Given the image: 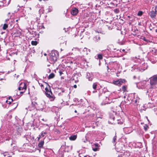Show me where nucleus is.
<instances>
[{
    "label": "nucleus",
    "mask_w": 157,
    "mask_h": 157,
    "mask_svg": "<svg viewBox=\"0 0 157 157\" xmlns=\"http://www.w3.org/2000/svg\"><path fill=\"white\" fill-rule=\"evenodd\" d=\"M49 56V59H47V60L51 63H54L57 60L59 56L58 52L55 50L52 51Z\"/></svg>",
    "instance_id": "nucleus-1"
},
{
    "label": "nucleus",
    "mask_w": 157,
    "mask_h": 157,
    "mask_svg": "<svg viewBox=\"0 0 157 157\" xmlns=\"http://www.w3.org/2000/svg\"><path fill=\"white\" fill-rule=\"evenodd\" d=\"M45 84L46 85V87L45 88L46 95L47 97L51 99V101L54 100L55 99V97L52 94L50 86L46 82H45Z\"/></svg>",
    "instance_id": "nucleus-2"
},
{
    "label": "nucleus",
    "mask_w": 157,
    "mask_h": 157,
    "mask_svg": "<svg viewBox=\"0 0 157 157\" xmlns=\"http://www.w3.org/2000/svg\"><path fill=\"white\" fill-rule=\"evenodd\" d=\"M150 83L151 85L157 84V75H154L150 78Z\"/></svg>",
    "instance_id": "nucleus-3"
},
{
    "label": "nucleus",
    "mask_w": 157,
    "mask_h": 157,
    "mask_svg": "<svg viewBox=\"0 0 157 157\" xmlns=\"http://www.w3.org/2000/svg\"><path fill=\"white\" fill-rule=\"evenodd\" d=\"M26 89V86L25 83L20 84V86L19 87L18 89L19 90H24V91L20 92L22 94L24 92L25 90Z\"/></svg>",
    "instance_id": "nucleus-4"
},
{
    "label": "nucleus",
    "mask_w": 157,
    "mask_h": 157,
    "mask_svg": "<svg viewBox=\"0 0 157 157\" xmlns=\"http://www.w3.org/2000/svg\"><path fill=\"white\" fill-rule=\"evenodd\" d=\"M155 11H152L151 12L150 16L152 18L154 17L155 16V14L157 15V8L155 7Z\"/></svg>",
    "instance_id": "nucleus-5"
},
{
    "label": "nucleus",
    "mask_w": 157,
    "mask_h": 157,
    "mask_svg": "<svg viewBox=\"0 0 157 157\" xmlns=\"http://www.w3.org/2000/svg\"><path fill=\"white\" fill-rule=\"evenodd\" d=\"M78 13V10L76 8H74L71 11V13L73 15H76Z\"/></svg>",
    "instance_id": "nucleus-6"
},
{
    "label": "nucleus",
    "mask_w": 157,
    "mask_h": 157,
    "mask_svg": "<svg viewBox=\"0 0 157 157\" xmlns=\"http://www.w3.org/2000/svg\"><path fill=\"white\" fill-rule=\"evenodd\" d=\"M125 82V80L124 79L123 80H118L116 81H115L114 82V83L115 84L118 85V86H120L122 83L123 82Z\"/></svg>",
    "instance_id": "nucleus-7"
},
{
    "label": "nucleus",
    "mask_w": 157,
    "mask_h": 157,
    "mask_svg": "<svg viewBox=\"0 0 157 157\" xmlns=\"http://www.w3.org/2000/svg\"><path fill=\"white\" fill-rule=\"evenodd\" d=\"M98 144H95L94 145H92V150L94 151H96L98 150Z\"/></svg>",
    "instance_id": "nucleus-8"
},
{
    "label": "nucleus",
    "mask_w": 157,
    "mask_h": 157,
    "mask_svg": "<svg viewBox=\"0 0 157 157\" xmlns=\"http://www.w3.org/2000/svg\"><path fill=\"white\" fill-rule=\"evenodd\" d=\"M87 78L88 79L89 81H92L93 79L92 75H90V73H87Z\"/></svg>",
    "instance_id": "nucleus-9"
},
{
    "label": "nucleus",
    "mask_w": 157,
    "mask_h": 157,
    "mask_svg": "<svg viewBox=\"0 0 157 157\" xmlns=\"http://www.w3.org/2000/svg\"><path fill=\"white\" fill-rule=\"evenodd\" d=\"M138 28L139 29V30L140 32H143L144 31L145 27L144 25H140Z\"/></svg>",
    "instance_id": "nucleus-10"
},
{
    "label": "nucleus",
    "mask_w": 157,
    "mask_h": 157,
    "mask_svg": "<svg viewBox=\"0 0 157 157\" xmlns=\"http://www.w3.org/2000/svg\"><path fill=\"white\" fill-rule=\"evenodd\" d=\"M77 137V135H72L70 136L69 137V139L71 140H74L76 139Z\"/></svg>",
    "instance_id": "nucleus-11"
},
{
    "label": "nucleus",
    "mask_w": 157,
    "mask_h": 157,
    "mask_svg": "<svg viewBox=\"0 0 157 157\" xmlns=\"http://www.w3.org/2000/svg\"><path fill=\"white\" fill-rule=\"evenodd\" d=\"M138 38L142 39V40H144V41H146V42H148L149 41L148 40L146 39L144 37L141 36H140V35H138Z\"/></svg>",
    "instance_id": "nucleus-12"
},
{
    "label": "nucleus",
    "mask_w": 157,
    "mask_h": 157,
    "mask_svg": "<svg viewBox=\"0 0 157 157\" xmlns=\"http://www.w3.org/2000/svg\"><path fill=\"white\" fill-rule=\"evenodd\" d=\"M44 141H41L38 144V146L40 148H42L44 144Z\"/></svg>",
    "instance_id": "nucleus-13"
},
{
    "label": "nucleus",
    "mask_w": 157,
    "mask_h": 157,
    "mask_svg": "<svg viewBox=\"0 0 157 157\" xmlns=\"http://www.w3.org/2000/svg\"><path fill=\"white\" fill-rule=\"evenodd\" d=\"M55 76V74L53 73H51L48 76V78L50 79L53 78Z\"/></svg>",
    "instance_id": "nucleus-14"
},
{
    "label": "nucleus",
    "mask_w": 157,
    "mask_h": 157,
    "mask_svg": "<svg viewBox=\"0 0 157 157\" xmlns=\"http://www.w3.org/2000/svg\"><path fill=\"white\" fill-rule=\"evenodd\" d=\"M116 140H117L116 136H115L113 137V140H112L113 143L115 145L116 144Z\"/></svg>",
    "instance_id": "nucleus-15"
},
{
    "label": "nucleus",
    "mask_w": 157,
    "mask_h": 157,
    "mask_svg": "<svg viewBox=\"0 0 157 157\" xmlns=\"http://www.w3.org/2000/svg\"><path fill=\"white\" fill-rule=\"evenodd\" d=\"M37 44V42L36 41H31V44L33 45H36Z\"/></svg>",
    "instance_id": "nucleus-16"
},
{
    "label": "nucleus",
    "mask_w": 157,
    "mask_h": 157,
    "mask_svg": "<svg viewBox=\"0 0 157 157\" xmlns=\"http://www.w3.org/2000/svg\"><path fill=\"white\" fill-rule=\"evenodd\" d=\"M8 25L7 24H5L3 25V27L2 28V29L3 30H5L8 28Z\"/></svg>",
    "instance_id": "nucleus-17"
},
{
    "label": "nucleus",
    "mask_w": 157,
    "mask_h": 157,
    "mask_svg": "<svg viewBox=\"0 0 157 157\" xmlns=\"http://www.w3.org/2000/svg\"><path fill=\"white\" fill-rule=\"evenodd\" d=\"M87 49L86 48H84L83 50V51L87 55L88 54Z\"/></svg>",
    "instance_id": "nucleus-18"
},
{
    "label": "nucleus",
    "mask_w": 157,
    "mask_h": 157,
    "mask_svg": "<svg viewBox=\"0 0 157 157\" xmlns=\"http://www.w3.org/2000/svg\"><path fill=\"white\" fill-rule=\"evenodd\" d=\"M122 88L124 92L127 91V87L125 86H123L122 87Z\"/></svg>",
    "instance_id": "nucleus-19"
},
{
    "label": "nucleus",
    "mask_w": 157,
    "mask_h": 157,
    "mask_svg": "<svg viewBox=\"0 0 157 157\" xmlns=\"http://www.w3.org/2000/svg\"><path fill=\"white\" fill-rule=\"evenodd\" d=\"M97 84L96 83H94L93 84V88L94 89H96L97 88Z\"/></svg>",
    "instance_id": "nucleus-20"
},
{
    "label": "nucleus",
    "mask_w": 157,
    "mask_h": 157,
    "mask_svg": "<svg viewBox=\"0 0 157 157\" xmlns=\"http://www.w3.org/2000/svg\"><path fill=\"white\" fill-rule=\"evenodd\" d=\"M106 101H105V103L104 104V105L106 104H108V103H110V101H107L108 100H109V98H107V97L106 98Z\"/></svg>",
    "instance_id": "nucleus-21"
},
{
    "label": "nucleus",
    "mask_w": 157,
    "mask_h": 157,
    "mask_svg": "<svg viewBox=\"0 0 157 157\" xmlns=\"http://www.w3.org/2000/svg\"><path fill=\"white\" fill-rule=\"evenodd\" d=\"M98 57L99 59H101L102 58V56L101 54H98Z\"/></svg>",
    "instance_id": "nucleus-22"
},
{
    "label": "nucleus",
    "mask_w": 157,
    "mask_h": 157,
    "mask_svg": "<svg viewBox=\"0 0 157 157\" xmlns=\"http://www.w3.org/2000/svg\"><path fill=\"white\" fill-rule=\"evenodd\" d=\"M13 101V99H11V101H9L8 100H7L6 101V103H7V104H10Z\"/></svg>",
    "instance_id": "nucleus-23"
},
{
    "label": "nucleus",
    "mask_w": 157,
    "mask_h": 157,
    "mask_svg": "<svg viewBox=\"0 0 157 157\" xmlns=\"http://www.w3.org/2000/svg\"><path fill=\"white\" fill-rule=\"evenodd\" d=\"M143 13V12L141 11H139L138 12V16H141L142 15Z\"/></svg>",
    "instance_id": "nucleus-24"
},
{
    "label": "nucleus",
    "mask_w": 157,
    "mask_h": 157,
    "mask_svg": "<svg viewBox=\"0 0 157 157\" xmlns=\"http://www.w3.org/2000/svg\"><path fill=\"white\" fill-rule=\"evenodd\" d=\"M142 147V144L141 143H138V147H139L141 148Z\"/></svg>",
    "instance_id": "nucleus-25"
},
{
    "label": "nucleus",
    "mask_w": 157,
    "mask_h": 157,
    "mask_svg": "<svg viewBox=\"0 0 157 157\" xmlns=\"http://www.w3.org/2000/svg\"><path fill=\"white\" fill-rule=\"evenodd\" d=\"M148 127V126H146V125L144 126V128L145 131H146L147 130Z\"/></svg>",
    "instance_id": "nucleus-26"
},
{
    "label": "nucleus",
    "mask_w": 157,
    "mask_h": 157,
    "mask_svg": "<svg viewBox=\"0 0 157 157\" xmlns=\"http://www.w3.org/2000/svg\"><path fill=\"white\" fill-rule=\"evenodd\" d=\"M59 72L60 75V76H61V75H62V74H63L62 72V71H59Z\"/></svg>",
    "instance_id": "nucleus-27"
},
{
    "label": "nucleus",
    "mask_w": 157,
    "mask_h": 157,
    "mask_svg": "<svg viewBox=\"0 0 157 157\" xmlns=\"http://www.w3.org/2000/svg\"><path fill=\"white\" fill-rule=\"evenodd\" d=\"M41 136H42L43 137L44 136V134L43 133V132H42L41 133Z\"/></svg>",
    "instance_id": "nucleus-28"
},
{
    "label": "nucleus",
    "mask_w": 157,
    "mask_h": 157,
    "mask_svg": "<svg viewBox=\"0 0 157 157\" xmlns=\"http://www.w3.org/2000/svg\"><path fill=\"white\" fill-rule=\"evenodd\" d=\"M41 136H39V137H38V141H39L40 140V138Z\"/></svg>",
    "instance_id": "nucleus-29"
},
{
    "label": "nucleus",
    "mask_w": 157,
    "mask_h": 157,
    "mask_svg": "<svg viewBox=\"0 0 157 157\" xmlns=\"http://www.w3.org/2000/svg\"><path fill=\"white\" fill-rule=\"evenodd\" d=\"M73 87L75 88H77V85H74L73 86Z\"/></svg>",
    "instance_id": "nucleus-30"
},
{
    "label": "nucleus",
    "mask_w": 157,
    "mask_h": 157,
    "mask_svg": "<svg viewBox=\"0 0 157 157\" xmlns=\"http://www.w3.org/2000/svg\"><path fill=\"white\" fill-rule=\"evenodd\" d=\"M11 99H12L11 97H9L8 98V100H11Z\"/></svg>",
    "instance_id": "nucleus-31"
},
{
    "label": "nucleus",
    "mask_w": 157,
    "mask_h": 157,
    "mask_svg": "<svg viewBox=\"0 0 157 157\" xmlns=\"http://www.w3.org/2000/svg\"><path fill=\"white\" fill-rule=\"evenodd\" d=\"M145 68H143L142 69V70H140L141 71H144L145 70Z\"/></svg>",
    "instance_id": "nucleus-32"
},
{
    "label": "nucleus",
    "mask_w": 157,
    "mask_h": 157,
    "mask_svg": "<svg viewBox=\"0 0 157 157\" xmlns=\"http://www.w3.org/2000/svg\"><path fill=\"white\" fill-rule=\"evenodd\" d=\"M75 49H76L77 50H79V49L78 48H75Z\"/></svg>",
    "instance_id": "nucleus-33"
},
{
    "label": "nucleus",
    "mask_w": 157,
    "mask_h": 157,
    "mask_svg": "<svg viewBox=\"0 0 157 157\" xmlns=\"http://www.w3.org/2000/svg\"><path fill=\"white\" fill-rule=\"evenodd\" d=\"M44 134H46L47 133L46 132H43Z\"/></svg>",
    "instance_id": "nucleus-34"
},
{
    "label": "nucleus",
    "mask_w": 157,
    "mask_h": 157,
    "mask_svg": "<svg viewBox=\"0 0 157 157\" xmlns=\"http://www.w3.org/2000/svg\"><path fill=\"white\" fill-rule=\"evenodd\" d=\"M41 86H44V85H43L42 84H41Z\"/></svg>",
    "instance_id": "nucleus-35"
},
{
    "label": "nucleus",
    "mask_w": 157,
    "mask_h": 157,
    "mask_svg": "<svg viewBox=\"0 0 157 157\" xmlns=\"http://www.w3.org/2000/svg\"><path fill=\"white\" fill-rule=\"evenodd\" d=\"M75 113H76L77 112V110H75Z\"/></svg>",
    "instance_id": "nucleus-36"
},
{
    "label": "nucleus",
    "mask_w": 157,
    "mask_h": 157,
    "mask_svg": "<svg viewBox=\"0 0 157 157\" xmlns=\"http://www.w3.org/2000/svg\"><path fill=\"white\" fill-rule=\"evenodd\" d=\"M133 78H136V76H134L133 77Z\"/></svg>",
    "instance_id": "nucleus-37"
},
{
    "label": "nucleus",
    "mask_w": 157,
    "mask_h": 157,
    "mask_svg": "<svg viewBox=\"0 0 157 157\" xmlns=\"http://www.w3.org/2000/svg\"><path fill=\"white\" fill-rule=\"evenodd\" d=\"M29 8L30 10H31V7H29Z\"/></svg>",
    "instance_id": "nucleus-38"
},
{
    "label": "nucleus",
    "mask_w": 157,
    "mask_h": 157,
    "mask_svg": "<svg viewBox=\"0 0 157 157\" xmlns=\"http://www.w3.org/2000/svg\"><path fill=\"white\" fill-rule=\"evenodd\" d=\"M122 51H123L124 52V51H125V50H124V49H123V50H122Z\"/></svg>",
    "instance_id": "nucleus-39"
},
{
    "label": "nucleus",
    "mask_w": 157,
    "mask_h": 157,
    "mask_svg": "<svg viewBox=\"0 0 157 157\" xmlns=\"http://www.w3.org/2000/svg\"><path fill=\"white\" fill-rule=\"evenodd\" d=\"M49 72H50L51 71V70H50V69H49Z\"/></svg>",
    "instance_id": "nucleus-40"
},
{
    "label": "nucleus",
    "mask_w": 157,
    "mask_h": 157,
    "mask_svg": "<svg viewBox=\"0 0 157 157\" xmlns=\"http://www.w3.org/2000/svg\"><path fill=\"white\" fill-rule=\"evenodd\" d=\"M155 31H156V32L157 33V29L155 30Z\"/></svg>",
    "instance_id": "nucleus-41"
},
{
    "label": "nucleus",
    "mask_w": 157,
    "mask_h": 157,
    "mask_svg": "<svg viewBox=\"0 0 157 157\" xmlns=\"http://www.w3.org/2000/svg\"><path fill=\"white\" fill-rule=\"evenodd\" d=\"M84 157H87V156H85ZM89 157H90L89 156Z\"/></svg>",
    "instance_id": "nucleus-42"
},
{
    "label": "nucleus",
    "mask_w": 157,
    "mask_h": 157,
    "mask_svg": "<svg viewBox=\"0 0 157 157\" xmlns=\"http://www.w3.org/2000/svg\"><path fill=\"white\" fill-rule=\"evenodd\" d=\"M44 55L45 56H46V54L45 53V54H44Z\"/></svg>",
    "instance_id": "nucleus-43"
},
{
    "label": "nucleus",
    "mask_w": 157,
    "mask_h": 157,
    "mask_svg": "<svg viewBox=\"0 0 157 157\" xmlns=\"http://www.w3.org/2000/svg\"><path fill=\"white\" fill-rule=\"evenodd\" d=\"M50 66V65H48V66Z\"/></svg>",
    "instance_id": "nucleus-44"
},
{
    "label": "nucleus",
    "mask_w": 157,
    "mask_h": 157,
    "mask_svg": "<svg viewBox=\"0 0 157 157\" xmlns=\"http://www.w3.org/2000/svg\"><path fill=\"white\" fill-rule=\"evenodd\" d=\"M136 101H137L136 100L135 101V102H136Z\"/></svg>",
    "instance_id": "nucleus-45"
},
{
    "label": "nucleus",
    "mask_w": 157,
    "mask_h": 157,
    "mask_svg": "<svg viewBox=\"0 0 157 157\" xmlns=\"http://www.w3.org/2000/svg\"><path fill=\"white\" fill-rule=\"evenodd\" d=\"M16 21L17 22V21H18V20H17Z\"/></svg>",
    "instance_id": "nucleus-46"
},
{
    "label": "nucleus",
    "mask_w": 157,
    "mask_h": 157,
    "mask_svg": "<svg viewBox=\"0 0 157 157\" xmlns=\"http://www.w3.org/2000/svg\"><path fill=\"white\" fill-rule=\"evenodd\" d=\"M101 104L102 105H103V103H102Z\"/></svg>",
    "instance_id": "nucleus-47"
},
{
    "label": "nucleus",
    "mask_w": 157,
    "mask_h": 157,
    "mask_svg": "<svg viewBox=\"0 0 157 157\" xmlns=\"http://www.w3.org/2000/svg\"><path fill=\"white\" fill-rule=\"evenodd\" d=\"M24 1H25V0H24Z\"/></svg>",
    "instance_id": "nucleus-48"
}]
</instances>
